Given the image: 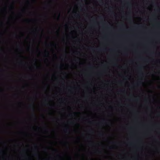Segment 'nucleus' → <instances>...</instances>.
Instances as JSON below:
<instances>
[{
	"mask_svg": "<svg viewBox=\"0 0 160 160\" xmlns=\"http://www.w3.org/2000/svg\"><path fill=\"white\" fill-rule=\"evenodd\" d=\"M4 152V151L3 150H2L1 151V153H3Z\"/></svg>",
	"mask_w": 160,
	"mask_h": 160,
	"instance_id": "obj_9",
	"label": "nucleus"
},
{
	"mask_svg": "<svg viewBox=\"0 0 160 160\" xmlns=\"http://www.w3.org/2000/svg\"><path fill=\"white\" fill-rule=\"evenodd\" d=\"M68 128H67L64 129V132H65L68 133Z\"/></svg>",
	"mask_w": 160,
	"mask_h": 160,
	"instance_id": "obj_3",
	"label": "nucleus"
},
{
	"mask_svg": "<svg viewBox=\"0 0 160 160\" xmlns=\"http://www.w3.org/2000/svg\"><path fill=\"white\" fill-rule=\"evenodd\" d=\"M128 4H129V2H128Z\"/></svg>",
	"mask_w": 160,
	"mask_h": 160,
	"instance_id": "obj_18",
	"label": "nucleus"
},
{
	"mask_svg": "<svg viewBox=\"0 0 160 160\" xmlns=\"http://www.w3.org/2000/svg\"><path fill=\"white\" fill-rule=\"evenodd\" d=\"M35 155L36 156H38V154H35Z\"/></svg>",
	"mask_w": 160,
	"mask_h": 160,
	"instance_id": "obj_11",
	"label": "nucleus"
},
{
	"mask_svg": "<svg viewBox=\"0 0 160 160\" xmlns=\"http://www.w3.org/2000/svg\"><path fill=\"white\" fill-rule=\"evenodd\" d=\"M142 83V82H141V81H139V82H138L137 83V84L138 85L139 84H141V83Z\"/></svg>",
	"mask_w": 160,
	"mask_h": 160,
	"instance_id": "obj_6",
	"label": "nucleus"
},
{
	"mask_svg": "<svg viewBox=\"0 0 160 160\" xmlns=\"http://www.w3.org/2000/svg\"><path fill=\"white\" fill-rule=\"evenodd\" d=\"M62 65H60V68H61L62 67Z\"/></svg>",
	"mask_w": 160,
	"mask_h": 160,
	"instance_id": "obj_12",
	"label": "nucleus"
},
{
	"mask_svg": "<svg viewBox=\"0 0 160 160\" xmlns=\"http://www.w3.org/2000/svg\"><path fill=\"white\" fill-rule=\"evenodd\" d=\"M59 16H60V14H59Z\"/></svg>",
	"mask_w": 160,
	"mask_h": 160,
	"instance_id": "obj_19",
	"label": "nucleus"
},
{
	"mask_svg": "<svg viewBox=\"0 0 160 160\" xmlns=\"http://www.w3.org/2000/svg\"><path fill=\"white\" fill-rule=\"evenodd\" d=\"M27 2H28V3L29 2V1L28 0H27Z\"/></svg>",
	"mask_w": 160,
	"mask_h": 160,
	"instance_id": "obj_15",
	"label": "nucleus"
},
{
	"mask_svg": "<svg viewBox=\"0 0 160 160\" xmlns=\"http://www.w3.org/2000/svg\"><path fill=\"white\" fill-rule=\"evenodd\" d=\"M100 50H101V49H99Z\"/></svg>",
	"mask_w": 160,
	"mask_h": 160,
	"instance_id": "obj_20",
	"label": "nucleus"
},
{
	"mask_svg": "<svg viewBox=\"0 0 160 160\" xmlns=\"http://www.w3.org/2000/svg\"><path fill=\"white\" fill-rule=\"evenodd\" d=\"M75 13H76V14L75 15V17H76L77 18L80 17V15L76 13V12H75Z\"/></svg>",
	"mask_w": 160,
	"mask_h": 160,
	"instance_id": "obj_4",
	"label": "nucleus"
},
{
	"mask_svg": "<svg viewBox=\"0 0 160 160\" xmlns=\"http://www.w3.org/2000/svg\"><path fill=\"white\" fill-rule=\"evenodd\" d=\"M34 147L36 149H37L38 148V146L36 145H34Z\"/></svg>",
	"mask_w": 160,
	"mask_h": 160,
	"instance_id": "obj_8",
	"label": "nucleus"
},
{
	"mask_svg": "<svg viewBox=\"0 0 160 160\" xmlns=\"http://www.w3.org/2000/svg\"><path fill=\"white\" fill-rule=\"evenodd\" d=\"M141 69H142V67H141L140 66L139 68V70L141 71Z\"/></svg>",
	"mask_w": 160,
	"mask_h": 160,
	"instance_id": "obj_7",
	"label": "nucleus"
},
{
	"mask_svg": "<svg viewBox=\"0 0 160 160\" xmlns=\"http://www.w3.org/2000/svg\"><path fill=\"white\" fill-rule=\"evenodd\" d=\"M54 151H56L57 150H56V149H54Z\"/></svg>",
	"mask_w": 160,
	"mask_h": 160,
	"instance_id": "obj_16",
	"label": "nucleus"
},
{
	"mask_svg": "<svg viewBox=\"0 0 160 160\" xmlns=\"http://www.w3.org/2000/svg\"><path fill=\"white\" fill-rule=\"evenodd\" d=\"M29 108H31L33 112L34 111V108L33 105H30L29 106Z\"/></svg>",
	"mask_w": 160,
	"mask_h": 160,
	"instance_id": "obj_1",
	"label": "nucleus"
},
{
	"mask_svg": "<svg viewBox=\"0 0 160 160\" xmlns=\"http://www.w3.org/2000/svg\"><path fill=\"white\" fill-rule=\"evenodd\" d=\"M45 56L48 57L49 56V53L48 51H46L45 52Z\"/></svg>",
	"mask_w": 160,
	"mask_h": 160,
	"instance_id": "obj_2",
	"label": "nucleus"
},
{
	"mask_svg": "<svg viewBox=\"0 0 160 160\" xmlns=\"http://www.w3.org/2000/svg\"><path fill=\"white\" fill-rule=\"evenodd\" d=\"M51 45H53V46H55V45L54 44H51Z\"/></svg>",
	"mask_w": 160,
	"mask_h": 160,
	"instance_id": "obj_13",
	"label": "nucleus"
},
{
	"mask_svg": "<svg viewBox=\"0 0 160 160\" xmlns=\"http://www.w3.org/2000/svg\"><path fill=\"white\" fill-rule=\"evenodd\" d=\"M32 115H33V116H35V114H32Z\"/></svg>",
	"mask_w": 160,
	"mask_h": 160,
	"instance_id": "obj_14",
	"label": "nucleus"
},
{
	"mask_svg": "<svg viewBox=\"0 0 160 160\" xmlns=\"http://www.w3.org/2000/svg\"><path fill=\"white\" fill-rule=\"evenodd\" d=\"M122 26H123V24H122Z\"/></svg>",
	"mask_w": 160,
	"mask_h": 160,
	"instance_id": "obj_17",
	"label": "nucleus"
},
{
	"mask_svg": "<svg viewBox=\"0 0 160 160\" xmlns=\"http://www.w3.org/2000/svg\"><path fill=\"white\" fill-rule=\"evenodd\" d=\"M10 9H13V7L12 6H11L10 7Z\"/></svg>",
	"mask_w": 160,
	"mask_h": 160,
	"instance_id": "obj_5",
	"label": "nucleus"
},
{
	"mask_svg": "<svg viewBox=\"0 0 160 160\" xmlns=\"http://www.w3.org/2000/svg\"><path fill=\"white\" fill-rule=\"evenodd\" d=\"M100 135H101V136H103V134L102 133H100Z\"/></svg>",
	"mask_w": 160,
	"mask_h": 160,
	"instance_id": "obj_10",
	"label": "nucleus"
}]
</instances>
